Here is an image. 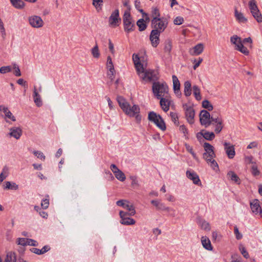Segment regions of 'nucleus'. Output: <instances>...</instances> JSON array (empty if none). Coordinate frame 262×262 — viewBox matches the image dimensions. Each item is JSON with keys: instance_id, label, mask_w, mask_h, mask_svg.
Segmentation results:
<instances>
[{"instance_id": "obj_1", "label": "nucleus", "mask_w": 262, "mask_h": 262, "mask_svg": "<svg viewBox=\"0 0 262 262\" xmlns=\"http://www.w3.org/2000/svg\"><path fill=\"white\" fill-rule=\"evenodd\" d=\"M168 26L167 18L162 17L156 20H151V27L153 29L149 35V39L152 47L156 48L160 42V35L163 32Z\"/></svg>"}, {"instance_id": "obj_2", "label": "nucleus", "mask_w": 262, "mask_h": 262, "mask_svg": "<svg viewBox=\"0 0 262 262\" xmlns=\"http://www.w3.org/2000/svg\"><path fill=\"white\" fill-rule=\"evenodd\" d=\"M119 105L122 111L131 117H135L137 123H140L142 116L140 115V108L138 105L134 104L133 106L127 102L122 96H118L117 98Z\"/></svg>"}, {"instance_id": "obj_3", "label": "nucleus", "mask_w": 262, "mask_h": 262, "mask_svg": "<svg viewBox=\"0 0 262 262\" xmlns=\"http://www.w3.org/2000/svg\"><path fill=\"white\" fill-rule=\"evenodd\" d=\"M133 59L138 75L140 78L145 81H151L153 80V71L151 70H145L143 64L140 61V58L137 54L133 55Z\"/></svg>"}, {"instance_id": "obj_4", "label": "nucleus", "mask_w": 262, "mask_h": 262, "mask_svg": "<svg viewBox=\"0 0 262 262\" xmlns=\"http://www.w3.org/2000/svg\"><path fill=\"white\" fill-rule=\"evenodd\" d=\"M152 91L157 98L160 99L161 97H164L165 94L168 93V87L165 82L162 83L159 81L154 82L152 83Z\"/></svg>"}, {"instance_id": "obj_5", "label": "nucleus", "mask_w": 262, "mask_h": 262, "mask_svg": "<svg viewBox=\"0 0 262 262\" xmlns=\"http://www.w3.org/2000/svg\"><path fill=\"white\" fill-rule=\"evenodd\" d=\"M123 23L125 32L129 33L135 30L136 26L130 12H124L123 16Z\"/></svg>"}, {"instance_id": "obj_6", "label": "nucleus", "mask_w": 262, "mask_h": 262, "mask_svg": "<svg viewBox=\"0 0 262 262\" xmlns=\"http://www.w3.org/2000/svg\"><path fill=\"white\" fill-rule=\"evenodd\" d=\"M148 119L153 122L159 128L164 131L166 129L165 123L161 116L157 114L155 112H150L148 115Z\"/></svg>"}, {"instance_id": "obj_7", "label": "nucleus", "mask_w": 262, "mask_h": 262, "mask_svg": "<svg viewBox=\"0 0 262 262\" xmlns=\"http://www.w3.org/2000/svg\"><path fill=\"white\" fill-rule=\"evenodd\" d=\"M231 43L235 45V49L241 52L245 55H248L249 51L248 49L245 47L242 42L241 38L236 35H234L230 37Z\"/></svg>"}, {"instance_id": "obj_8", "label": "nucleus", "mask_w": 262, "mask_h": 262, "mask_svg": "<svg viewBox=\"0 0 262 262\" xmlns=\"http://www.w3.org/2000/svg\"><path fill=\"white\" fill-rule=\"evenodd\" d=\"M200 122L201 125L207 127L211 124V116L208 111L203 110L200 113Z\"/></svg>"}, {"instance_id": "obj_9", "label": "nucleus", "mask_w": 262, "mask_h": 262, "mask_svg": "<svg viewBox=\"0 0 262 262\" xmlns=\"http://www.w3.org/2000/svg\"><path fill=\"white\" fill-rule=\"evenodd\" d=\"M203 147L206 152L203 154V158L205 160H210L209 158H213L215 157V154L214 151V147L210 143L205 142L203 145Z\"/></svg>"}, {"instance_id": "obj_10", "label": "nucleus", "mask_w": 262, "mask_h": 262, "mask_svg": "<svg viewBox=\"0 0 262 262\" xmlns=\"http://www.w3.org/2000/svg\"><path fill=\"white\" fill-rule=\"evenodd\" d=\"M186 106L185 109V115L187 121L190 124H192L194 122L195 111L192 106H188L186 104L183 105Z\"/></svg>"}, {"instance_id": "obj_11", "label": "nucleus", "mask_w": 262, "mask_h": 262, "mask_svg": "<svg viewBox=\"0 0 262 262\" xmlns=\"http://www.w3.org/2000/svg\"><path fill=\"white\" fill-rule=\"evenodd\" d=\"M30 25L33 28H40L43 25V21L40 16L33 15L29 18Z\"/></svg>"}, {"instance_id": "obj_12", "label": "nucleus", "mask_w": 262, "mask_h": 262, "mask_svg": "<svg viewBox=\"0 0 262 262\" xmlns=\"http://www.w3.org/2000/svg\"><path fill=\"white\" fill-rule=\"evenodd\" d=\"M121 18L119 17V12L118 9H116L112 12L109 17V23L111 26H118V23L121 21Z\"/></svg>"}, {"instance_id": "obj_13", "label": "nucleus", "mask_w": 262, "mask_h": 262, "mask_svg": "<svg viewBox=\"0 0 262 262\" xmlns=\"http://www.w3.org/2000/svg\"><path fill=\"white\" fill-rule=\"evenodd\" d=\"M186 173L187 177L188 179L191 180L194 184L198 185H201V182L199 177L196 172L187 170Z\"/></svg>"}, {"instance_id": "obj_14", "label": "nucleus", "mask_w": 262, "mask_h": 262, "mask_svg": "<svg viewBox=\"0 0 262 262\" xmlns=\"http://www.w3.org/2000/svg\"><path fill=\"white\" fill-rule=\"evenodd\" d=\"M225 150L228 157L229 159H233L235 155V149L233 145H230V143L225 142L224 143Z\"/></svg>"}, {"instance_id": "obj_15", "label": "nucleus", "mask_w": 262, "mask_h": 262, "mask_svg": "<svg viewBox=\"0 0 262 262\" xmlns=\"http://www.w3.org/2000/svg\"><path fill=\"white\" fill-rule=\"evenodd\" d=\"M172 78L174 92L176 94L180 96L181 95V93L180 92V82L176 75H172Z\"/></svg>"}, {"instance_id": "obj_16", "label": "nucleus", "mask_w": 262, "mask_h": 262, "mask_svg": "<svg viewBox=\"0 0 262 262\" xmlns=\"http://www.w3.org/2000/svg\"><path fill=\"white\" fill-rule=\"evenodd\" d=\"M151 203L155 206L157 210L169 211L170 208L166 207L164 204L158 200H152Z\"/></svg>"}, {"instance_id": "obj_17", "label": "nucleus", "mask_w": 262, "mask_h": 262, "mask_svg": "<svg viewBox=\"0 0 262 262\" xmlns=\"http://www.w3.org/2000/svg\"><path fill=\"white\" fill-rule=\"evenodd\" d=\"M234 16L236 20L239 23H246L248 21L247 18H246L243 13L240 12H238L236 8L234 10Z\"/></svg>"}, {"instance_id": "obj_18", "label": "nucleus", "mask_w": 262, "mask_h": 262, "mask_svg": "<svg viewBox=\"0 0 262 262\" xmlns=\"http://www.w3.org/2000/svg\"><path fill=\"white\" fill-rule=\"evenodd\" d=\"M51 248L48 245H46L43 247V248L41 249H39L36 248H32L30 249V251L35 254H36L37 255H41L49 251L50 250Z\"/></svg>"}, {"instance_id": "obj_19", "label": "nucleus", "mask_w": 262, "mask_h": 262, "mask_svg": "<svg viewBox=\"0 0 262 262\" xmlns=\"http://www.w3.org/2000/svg\"><path fill=\"white\" fill-rule=\"evenodd\" d=\"M250 207L253 213L257 214L259 212V210L260 208L259 200L257 199L253 200L250 203Z\"/></svg>"}, {"instance_id": "obj_20", "label": "nucleus", "mask_w": 262, "mask_h": 262, "mask_svg": "<svg viewBox=\"0 0 262 262\" xmlns=\"http://www.w3.org/2000/svg\"><path fill=\"white\" fill-rule=\"evenodd\" d=\"M22 134V130L19 127H13L10 129V135L11 136L18 139Z\"/></svg>"}, {"instance_id": "obj_21", "label": "nucleus", "mask_w": 262, "mask_h": 262, "mask_svg": "<svg viewBox=\"0 0 262 262\" xmlns=\"http://www.w3.org/2000/svg\"><path fill=\"white\" fill-rule=\"evenodd\" d=\"M159 99H160V104L162 110L164 112H167L169 109L170 102L164 97H161Z\"/></svg>"}, {"instance_id": "obj_22", "label": "nucleus", "mask_w": 262, "mask_h": 262, "mask_svg": "<svg viewBox=\"0 0 262 262\" xmlns=\"http://www.w3.org/2000/svg\"><path fill=\"white\" fill-rule=\"evenodd\" d=\"M201 242L203 247L208 250H212V247L209 239L206 236H202L201 238Z\"/></svg>"}, {"instance_id": "obj_23", "label": "nucleus", "mask_w": 262, "mask_h": 262, "mask_svg": "<svg viewBox=\"0 0 262 262\" xmlns=\"http://www.w3.org/2000/svg\"><path fill=\"white\" fill-rule=\"evenodd\" d=\"M33 98L34 102L37 106L39 107L42 105V103L40 98V96L37 92L35 86L34 88Z\"/></svg>"}, {"instance_id": "obj_24", "label": "nucleus", "mask_w": 262, "mask_h": 262, "mask_svg": "<svg viewBox=\"0 0 262 262\" xmlns=\"http://www.w3.org/2000/svg\"><path fill=\"white\" fill-rule=\"evenodd\" d=\"M204 49V45L203 43H199L195 46L192 49V52H191L192 55H200L202 53Z\"/></svg>"}, {"instance_id": "obj_25", "label": "nucleus", "mask_w": 262, "mask_h": 262, "mask_svg": "<svg viewBox=\"0 0 262 262\" xmlns=\"http://www.w3.org/2000/svg\"><path fill=\"white\" fill-rule=\"evenodd\" d=\"M12 5L16 9H22L25 6V3L22 0H10Z\"/></svg>"}, {"instance_id": "obj_26", "label": "nucleus", "mask_w": 262, "mask_h": 262, "mask_svg": "<svg viewBox=\"0 0 262 262\" xmlns=\"http://www.w3.org/2000/svg\"><path fill=\"white\" fill-rule=\"evenodd\" d=\"M227 176L230 180L233 181L237 184H239L241 183L240 179L234 172L232 171H229L227 173Z\"/></svg>"}, {"instance_id": "obj_27", "label": "nucleus", "mask_w": 262, "mask_h": 262, "mask_svg": "<svg viewBox=\"0 0 262 262\" xmlns=\"http://www.w3.org/2000/svg\"><path fill=\"white\" fill-rule=\"evenodd\" d=\"M164 52L170 54L172 49V41L170 39L167 38L164 42Z\"/></svg>"}, {"instance_id": "obj_28", "label": "nucleus", "mask_w": 262, "mask_h": 262, "mask_svg": "<svg viewBox=\"0 0 262 262\" xmlns=\"http://www.w3.org/2000/svg\"><path fill=\"white\" fill-rule=\"evenodd\" d=\"M184 95L188 97L191 94V84L189 81H186L184 82Z\"/></svg>"}, {"instance_id": "obj_29", "label": "nucleus", "mask_w": 262, "mask_h": 262, "mask_svg": "<svg viewBox=\"0 0 262 262\" xmlns=\"http://www.w3.org/2000/svg\"><path fill=\"white\" fill-rule=\"evenodd\" d=\"M151 17H152L151 20H156L157 19L161 18L160 17V12L159 8L157 7L152 8L151 10Z\"/></svg>"}, {"instance_id": "obj_30", "label": "nucleus", "mask_w": 262, "mask_h": 262, "mask_svg": "<svg viewBox=\"0 0 262 262\" xmlns=\"http://www.w3.org/2000/svg\"><path fill=\"white\" fill-rule=\"evenodd\" d=\"M16 256L14 253H8L5 259L4 262H16ZM0 262H2V259L1 257H0Z\"/></svg>"}, {"instance_id": "obj_31", "label": "nucleus", "mask_w": 262, "mask_h": 262, "mask_svg": "<svg viewBox=\"0 0 262 262\" xmlns=\"http://www.w3.org/2000/svg\"><path fill=\"white\" fill-rule=\"evenodd\" d=\"M248 5L251 13L253 12H258L259 10L255 0H251L249 1Z\"/></svg>"}, {"instance_id": "obj_32", "label": "nucleus", "mask_w": 262, "mask_h": 262, "mask_svg": "<svg viewBox=\"0 0 262 262\" xmlns=\"http://www.w3.org/2000/svg\"><path fill=\"white\" fill-rule=\"evenodd\" d=\"M121 219L120 223L122 225H134L136 223L135 220L130 217H124Z\"/></svg>"}, {"instance_id": "obj_33", "label": "nucleus", "mask_w": 262, "mask_h": 262, "mask_svg": "<svg viewBox=\"0 0 262 262\" xmlns=\"http://www.w3.org/2000/svg\"><path fill=\"white\" fill-rule=\"evenodd\" d=\"M137 26L139 27V31H144L147 28V25L144 23V19L143 18L139 19L136 23Z\"/></svg>"}, {"instance_id": "obj_34", "label": "nucleus", "mask_w": 262, "mask_h": 262, "mask_svg": "<svg viewBox=\"0 0 262 262\" xmlns=\"http://www.w3.org/2000/svg\"><path fill=\"white\" fill-rule=\"evenodd\" d=\"M18 185L16 183H13L12 184L10 182L7 181L5 182L4 188L6 189L16 190L18 189Z\"/></svg>"}, {"instance_id": "obj_35", "label": "nucleus", "mask_w": 262, "mask_h": 262, "mask_svg": "<svg viewBox=\"0 0 262 262\" xmlns=\"http://www.w3.org/2000/svg\"><path fill=\"white\" fill-rule=\"evenodd\" d=\"M202 106L203 108L207 109L208 111H211L213 109V105L208 100H204L202 102Z\"/></svg>"}, {"instance_id": "obj_36", "label": "nucleus", "mask_w": 262, "mask_h": 262, "mask_svg": "<svg viewBox=\"0 0 262 262\" xmlns=\"http://www.w3.org/2000/svg\"><path fill=\"white\" fill-rule=\"evenodd\" d=\"M193 94L195 99L197 100H200L201 99V95L200 93V89L197 85H193L192 87Z\"/></svg>"}, {"instance_id": "obj_37", "label": "nucleus", "mask_w": 262, "mask_h": 262, "mask_svg": "<svg viewBox=\"0 0 262 262\" xmlns=\"http://www.w3.org/2000/svg\"><path fill=\"white\" fill-rule=\"evenodd\" d=\"M114 174L115 177L121 182L124 181L126 179L124 173L120 170L114 171Z\"/></svg>"}, {"instance_id": "obj_38", "label": "nucleus", "mask_w": 262, "mask_h": 262, "mask_svg": "<svg viewBox=\"0 0 262 262\" xmlns=\"http://www.w3.org/2000/svg\"><path fill=\"white\" fill-rule=\"evenodd\" d=\"M203 137L207 140L211 141L215 138V134L213 132L205 131L204 133Z\"/></svg>"}, {"instance_id": "obj_39", "label": "nucleus", "mask_w": 262, "mask_h": 262, "mask_svg": "<svg viewBox=\"0 0 262 262\" xmlns=\"http://www.w3.org/2000/svg\"><path fill=\"white\" fill-rule=\"evenodd\" d=\"M199 224L202 229L206 231H209L210 230V225L209 223L207 222L206 221L200 220L199 221Z\"/></svg>"}, {"instance_id": "obj_40", "label": "nucleus", "mask_w": 262, "mask_h": 262, "mask_svg": "<svg viewBox=\"0 0 262 262\" xmlns=\"http://www.w3.org/2000/svg\"><path fill=\"white\" fill-rule=\"evenodd\" d=\"M251 172L252 174L254 177L259 176L260 174V172L258 169L257 166L255 163H254V164L252 165Z\"/></svg>"}, {"instance_id": "obj_41", "label": "nucleus", "mask_w": 262, "mask_h": 262, "mask_svg": "<svg viewBox=\"0 0 262 262\" xmlns=\"http://www.w3.org/2000/svg\"><path fill=\"white\" fill-rule=\"evenodd\" d=\"M251 14L258 23H260L262 22V15L259 10L258 12H251Z\"/></svg>"}, {"instance_id": "obj_42", "label": "nucleus", "mask_w": 262, "mask_h": 262, "mask_svg": "<svg viewBox=\"0 0 262 262\" xmlns=\"http://www.w3.org/2000/svg\"><path fill=\"white\" fill-rule=\"evenodd\" d=\"M210 160H206V162L209 164L210 163V166L214 169L216 170L219 169V166L217 163V162L213 159V158H209Z\"/></svg>"}, {"instance_id": "obj_43", "label": "nucleus", "mask_w": 262, "mask_h": 262, "mask_svg": "<svg viewBox=\"0 0 262 262\" xmlns=\"http://www.w3.org/2000/svg\"><path fill=\"white\" fill-rule=\"evenodd\" d=\"M170 115L174 124L178 126L179 125V122L177 114L174 112H171Z\"/></svg>"}, {"instance_id": "obj_44", "label": "nucleus", "mask_w": 262, "mask_h": 262, "mask_svg": "<svg viewBox=\"0 0 262 262\" xmlns=\"http://www.w3.org/2000/svg\"><path fill=\"white\" fill-rule=\"evenodd\" d=\"M124 208L128 210L130 216H133L135 214L136 211L133 205H129L128 203L127 204H126Z\"/></svg>"}, {"instance_id": "obj_45", "label": "nucleus", "mask_w": 262, "mask_h": 262, "mask_svg": "<svg viewBox=\"0 0 262 262\" xmlns=\"http://www.w3.org/2000/svg\"><path fill=\"white\" fill-rule=\"evenodd\" d=\"M92 54L94 58H98L100 56V53L97 45H96L92 49Z\"/></svg>"}, {"instance_id": "obj_46", "label": "nucleus", "mask_w": 262, "mask_h": 262, "mask_svg": "<svg viewBox=\"0 0 262 262\" xmlns=\"http://www.w3.org/2000/svg\"><path fill=\"white\" fill-rule=\"evenodd\" d=\"M223 121H220L218 122V123L216 124L214 132L216 134H219L223 128Z\"/></svg>"}, {"instance_id": "obj_47", "label": "nucleus", "mask_w": 262, "mask_h": 262, "mask_svg": "<svg viewBox=\"0 0 262 262\" xmlns=\"http://www.w3.org/2000/svg\"><path fill=\"white\" fill-rule=\"evenodd\" d=\"M239 249L241 253L242 254V255H243V256L245 258H248L249 257V255L248 254V252L247 251L245 247H244L242 245H240V246L239 247Z\"/></svg>"}, {"instance_id": "obj_48", "label": "nucleus", "mask_w": 262, "mask_h": 262, "mask_svg": "<svg viewBox=\"0 0 262 262\" xmlns=\"http://www.w3.org/2000/svg\"><path fill=\"white\" fill-rule=\"evenodd\" d=\"M13 66V69L14 70V71L13 72L14 75L17 77L20 76L21 72H20V71L18 66L16 63H14Z\"/></svg>"}, {"instance_id": "obj_49", "label": "nucleus", "mask_w": 262, "mask_h": 262, "mask_svg": "<svg viewBox=\"0 0 262 262\" xmlns=\"http://www.w3.org/2000/svg\"><path fill=\"white\" fill-rule=\"evenodd\" d=\"M184 21V18L182 16H177L173 20V24L176 25H180Z\"/></svg>"}, {"instance_id": "obj_50", "label": "nucleus", "mask_w": 262, "mask_h": 262, "mask_svg": "<svg viewBox=\"0 0 262 262\" xmlns=\"http://www.w3.org/2000/svg\"><path fill=\"white\" fill-rule=\"evenodd\" d=\"M11 66H3L0 68V73L5 74L11 71Z\"/></svg>"}, {"instance_id": "obj_51", "label": "nucleus", "mask_w": 262, "mask_h": 262, "mask_svg": "<svg viewBox=\"0 0 262 262\" xmlns=\"http://www.w3.org/2000/svg\"><path fill=\"white\" fill-rule=\"evenodd\" d=\"M7 170L8 169L4 168L3 169V172L0 174V184L4 181V179L7 176Z\"/></svg>"}, {"instance_id": "obj_52", "label": "nucleus", "mask_w": 262, "mask_h": 262, "mask_svg": "<svg viewBox=\"0 0 262 262\" xmlns=\"http://www.w3.org/2000/svg\"><path fill=\"white\" fill-rule=\"evenodd\" d=\"M27 238H18L17 239V244L21 245L23 247L27 245Z\"/></svg>"}, {"instance_id": "obj_53", "label": "nucleus", "mask_w": 262, "mask_h": 262, "mask_svg": "<svg viewBox=\"0 0 262 262\" xmlns=\"http://www.w3.org/2000/svg\"><path fill=\"white\" fill-rule=\"evenodd\" d=\"M33 154L38 158H39L42 160H44L45 159V158H46L45 156L41 151L35 150L33 151Z\"/></svg>"}, {"instance_id": "obj_54", "label": "nucleus", "mask_w": 262, "mask_h": 262, "mask_svg": "<svg viewBox=\"0 0 262 262\" xmlns=\"http://www.w3.org/2000/svg\"><path fill=\"white\" fill-rule=\"evenodd\" d=\"M49 205V200L48 199H43L41 203V206L42 209H46L48 208Z\"/></svg>"}, {"instance_id": "obj_55", "label": "nucleus", "mask_w": 262, "mask_h": 262, "mask_svg": "<svg viewBox=\"0 0 262 262\" xmlns=\"http://www.w3.org/2000/svg\"><path fill=\"white\" fill-rule=\"evenodd\" d=\"M179 129L184 134V136L185 137V138L188 139V137L187 136V135L188 134V130L186 126L184 125H182L180 126Z\"/></svg>"}, {"instance_id": "obj_56", "label": "nucleus", "mask_w": 262, "mask_h": 262, "mask_svg": "<svg viewBox=\"0 0 262 262\" xmlns=\"http://www.w3.org/2000/svg\"><path fill=\"white\" fill-rule=\"evenodd\" d=\"M234 234L236 236V238L238 240L241 239L243 237V235L239 232L238 229L236 226L234 227Z\"/></svg>"}, {"instance_id": "obj_57", "label": "nucleus", "mask_w": 262, "mask_h": 262, "mask_svg": "<svg viewBox=\"0 0 262 262\" xmlns=\"http://www.w3.org/2000/svg\"><path fill=\"white\" fill-rule=\"evenodd\" d=\"M0 30L2 35V37L4 38L6 35L5 29L2 20L0 18Z\"/></svg>"}, {"instance_id": "obj_58", "label": "nucleus", "mask_w": 262, "mask_h": 262, "mask_svg": "<svg viewBox=\"0 0 262 262\" xmlns=\"http://www.w3.org/2000/svg\"><path fill=\"white\" fill-rule=\"evenodd\" d=\"M93 1V5L96 7V8H98L102 5L103 0H92Z\"/></svg>"}, {"instance_id": "obj_59", "label": "nucleus", "mask_w": 262, "mask_h": 262, "mask_svg": "<svg viewBox=\"0 0 262 262\" xmlns=\"http://www.w3.org/2000/svg\"><path fill=\"white\" fill-rule=\"evenodd\" d=\"M27 245L32 246H37L38 245L37 242L32 239L27 238Z\"/></svg>"}, {"instance_id": "obj_60", "label": "nucleus", "mask_w": 262, "mask_h": 262, "mask_svg": "<svg viewBox=\"0 0 262 262\" xmlns=\"http://www.w3.org/2000/svg\"><path fill=\"white\" fill-rule=\"evenodd\" d=\"M6 117L10 119L13 121H15L16 119L15 117L12 115L11 112L9 110L5 114Z\"/></svg>"}, {"instance_id": "obj_61", "label": "nucleus", "mask_w": 262, "mask_h": 262, "mask_svg": "<svg viewBox=\"0 0 262 262\" xmlns=\"http://www.w3.org/2000/svg\"><path fill=\"white\" fill-rule=\"evenodd\" d=\"M125 202H126L127 203H128V202L127 200H119V201H117L116 204L118 206H121V207H122L123 208H125V205L126 204L125 203Z\"/></svg>"}, {"instance_id": "obj_62", "label": "nucleus", "mask_w": 262, "mask_h": 262, "mask_svg": "<svg viewBox=\"0 0 262 262\" xmlns=\"http://www.w3.org/2000/svg\"><path fill=\"white\" fill-rule=\"evenodd\" d=\"M232 260L231 262H241V257L238 254H234L231 257Z\"/></svg>"}, {"instance_id": "obj_63", "label": "nucleus", "mask_w": 262, "mask_h": 262, "mask_svg": "<svg viewBox=\"0 0 262 262\" xmlns=\"http://www.w3.org/2000/svg\"><path fill=\"white\" fill-rule=\"evenodd\" d=\"M106 67L107 69L109 70L110 73L115 72V70L113 63L106 62Z\"/></svg>"}, {"instance_id": "obj_64", "label": "nucleus", "mask_w": 262, "mask_h": 262, "mask_svg": "<svg viewBox=\"0 0 262 262\" xmlns=\"http://www.w3.org/2000/svg\"><path fill=\"white\" fill-rule=\"evenodd\" d=\"M119 215L121 219L128 217V216H130L129 212H124L123 211H120Z\"/></svg>"}]
</instances>
